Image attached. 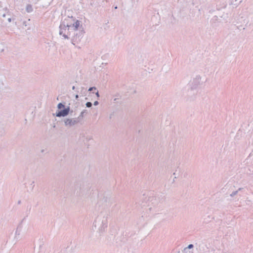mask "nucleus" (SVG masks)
Wrapping results in <instances>:
<instances>
[{"mask_svg": "<svg viewBox=\"0 0 253 253\" xmlns=\"http://www.w3.org/2000/svg\"><path fill=\"white\" fill-rule=\"evenodd\" d=\"M65 109L68 115H69V114H72V113L73 112V111L72 110H71L70 107L69 106H68L67 107L65 106Z\"/></svg>", "mask_w": 253, "mask_h": 253, "instance_id": "6ab92c4d", "label": "nucleus"}, {"mask_svg": "<svg viewBox=\"0 0 253 253\" xmlns=\"http://www.w3.org/2000/svg\"><path fill=\"white\" fill-rule=\"evenodd\" d=\"M86 107L90 108L92 106V104L91 102H87L85 104Z\"/></svg>", "mask_w": 253, "mask_h": 253, "instance_id": "5701e85b", "label": "nucleus"}, {"mask_svg": "<svg viewBox=\"0 0 253 253\" xmlns=\"http://www.w3.org/2000/svg\"><path fill=\"white\" fill-rule=\"evenodd\" d=\"M20 203H21V201H19L18 202V204H20Z\"/></svg>", "mask_w": 253, "mask_h": 253, "instance_id": "c9c22d12", "label": "nucleus"}, {"mask_svg": "<svg viewBox=\"0 0 253 253\" xmlns=\"http://www.w3.org/2000/svg\"><path fill=\"white\" fill-rule=\"evenodd\" d=\"M98 204L99 206L102 205L104 208H108L109 207L111 203L110 202V199L107 197H104L102 199H100L98 202Z\"/></svg>", "mask_w": 253, "mask_h": 253, "instance_id": "423d86ee", "label": "nucleus"}, {"mask_svg": "<svg viewBox=\"0 0 253 253\" xmlns=\"http://www.w3.org/2000/svg\"><path fill=\"white\" fill-rule=\"evenodd\" d=\"M109 216V212L108 211H102L94 221L93 226L95 228L97 226L98 227V232L100 234H102L107 227Z\"/></svg>", "mask_w": 253, "mask_h": 253, "instance_id": "f257e3e1", "label": "nucleus"}, {"mask_svg": "<svg viewBox=\"0 0 253 253\" xmlns=\"http://www.w3.org/2000/svg\"><path fill=\"white\" fill-rule=\"evenodd\" d=\"M2 21L6 23L7 22L10 23L12 20L14 21L15 20V18L13 17L9 11L6 13H3L2 15Z\"/></svg>", "mask_w": 253, "mask_h": 253, "instance_id": "0eeeda50", "label": "nucleus"}, {"mask_svg": "<svg viewBox=\"0 0 253 253\" xmlns=\"http://www.w3.org/2000/svg\"><path fill=\"white\" fill-rule=\"evenodd\" d=\"M80 93L83 95L85 96L87 93L86 89L84 87H82L81 89Z\"/></svg>", "mask_w": 253, "mask_h": 253, "instance_id": "a211bd4d", "label": "nucleus"}, {"mask_svg": "<svg viewBox=\"0 0 253 253\" xmlns=\"http://www.w3.org/2000/svg\"><path fill=\"white\" fill-rule=\"evenodd\" d=\"M26 10L27 12L30 13L33 11V8L31 4H28L26 7Z\"/></svg>", "mask_w": 253, "mask_h": 253, "instance_id": "dca6fc26", "label": "nucleus"}, {"mask_svg": "<svg viewBox=\"0 0 253 253\" xmlns=\"http://www.w3.org/2000/svg\"><path fill=\"white\" fill-rule=\"evenodd\" d=\"M83 33H69V36H71V42L73 44L80 42L83 37Z\"/></svg>", "mask_w": 253, "mask_h": 253, "instance_id": "20e7f679", "label": "nucleus"}, {"mask_svg": "<svg viewBox=\"0 0 253 253\" xmlns=\"http://www.w3.org/2000/svg\"><path fill=\"white\" fill-rule=\"evenodd\" d=\"M219 21V18H218V17L214 16L213 18L211 20V25L213 27H216L217 26H219L220 25L222 24L223 23H219L218 21Z\"/></svg>", "mask_w": 253, "mask_h": 253, "instance_id": "1a4fd4ad", "label": "nucleus"}, {"mask_svg": "<svg viewBox=\"0 0 253 253\" xmlns=\"http://www.w3.org/2000/svg\"><path fill=\"white\" fill-rule=\"evenodd\" d=\"M215 16L219 18V23H227L230 19L228 13H225L221 11H219Z\"/></svg>", "mask_w": 253, "mask_h": 253, "instance_id": "7ed1b4c3", "label": "nucleus"}, {"mask_svg": "<svg viewBox=\"0 0 253 253\" xmlns=\"http://www.w3.org/2000/svg\"><path fill=\"white\" fill-rule=\"evenodd\" d=\"M63 122L65 125L68 127H71L79 123V121L76 118L73 119L65 118Z\"/></svg>", "mask_w": 253, "mask_h": 253, "instance_id": "39448f33", "label": "nucleus"}, {"mask_svg": "<svg viewBox=\"0 0 253 253\" xmlns=\"http://www.w3.org/2000/svg\"><path fill=\"white\" fill-rule=\"evenodd\" d=\"M182 252L183 253H188L189 252H190L189 251H188V249L187 248H185Z\"/></svg>", "mask_w": 253, "mask_h": 253, "instance_id": "a878e982", "label": "nucleus"}, {"mask_svg": "<svg viewBox=\"0 0 253 253\" xmlns=\"http://www.w3.org/2000/svg\"><path fill=\"white\" fill-rule=\"evenodd\" d=\"M75 98H76V99L77 100H78V98H79V95H78V94L76 95V96H75Z\"/></svg>", "mask_w": 253, "mask_h": 253, "instance_id": "2f4dec72", "label": "nucleus"}, {"mask_svg": "<svg viewBox=\"0 0 253 253\" xmlns=\"http://www.w3.org/2000/svg\"><path fill=\"white\" fill-rule=\"evenodd\" d=\"M244 29H245V28H244V26L241 25H236L235 24V25H232L231 26V30L236 31V30H238L239 31H241V30H244Z\"/></svg>", "mask_w": 253, "mask_h": 253, "instance_id": "f8f14e48", "label": "nucleus"}, {"mask_svg": "<svg viewBox=\"0 0 253 253\" xmlns=\"http://www.w3.org/2000/svg\"><path fill=\"white\" fill-rule=\"evenodd\" d=\"M96 90H97L96 87L95 86H92L89 88V89H88V91H92Z\"/></svg>", "mask_w": 253, "mask_h": 253, "instance_id": "b1692460", "label": "nucleus"}, {"mask_svg": "<svg viewBox=\"0 0 253 253\" xmlns=\"http://www.w3.org/2000/svg\"><path fill=\"white\" fill-rule=\"evenodd\" d=\"M243 0H231V3L234 5L239 4Z\"/></svg>", "mask_w": 253, "mask_h": 253, "instance_id": "aec40b11", "label": "nucleus"}, {"mask_svg": "<svg viewBox=\"0 0 253 253\" xmlns=\"http://www.w3.org/2000/svg\"><path fill=\"white\" fill-rule=\"evenodd\" d=\"M172 17H173V16H171L170 17V19H171V18H172Z\"/></svg>", "mask_w": 253, "mask_h": 253, "instance_id": "4c0bfd02", "label": "nucleus"}, {"mask_svg": "<svg viewBox=\"0 0 253 253\" xmlns=\"http://www.w3.org/2000/svg\"><path fill=\"white\" fill-rule=\"evenodd\" d=\"M78 188L79 189L80 192L82 194H83L86 191L88 190V186L85 185L84 183H82V184H80V186H79V184H77L76 185L77 190H78Z\"/></svg>", "mask_w": 253, "mask_h": 253, "instance_id": "9b49d317", "label": "nucleus"}, {"mask_svg": "<svg viewBox=\"0 0 253 253\" xmlns=\"http://www.w3.org/2000/svg\"><path fill=\"white\" fill-rule=\"evenodd\" d=\"M95 93L96 96L97 97V98H98L100 97L99 91L97 90Z\"/></svg>", "mask_w": 253, "mask_h": 253, "instance_id": "cd10ccee", "label": "nucleus"}, {"mask_svg": "<svg viewBox=\"0 0 253 253\" xmlns=\"http://www.w3.org/2000/svg\"><path fill=\"white\" fill-rule=\"evenodd\" d=\"M98 104H99V102H98V101H94V102L93 105H94V106H97V105H98Z\"/></svg>", "mask_w": 253, "mask_h": 253, "instance_id": "c85d7f7f", "label": "nucleus"}, {"mask_svg": "<svg viewBox=\"0 0 253 253\" xmlns=\"http://www.w3.org/2000/svg\"><path fill=\"white\" fill-rule=\"evenodd\" d=\"M59 35H62L65 39H71V36H69V33H67V34H66L65 33H59Z\"/></svg>", "mask_w": 253, "mask_h": 253, "instance_id": "f3484780", "label": "nucleus"}, {"mask_svg": "<svg viewBox=\"0 0 253 253\" xmlns=\"http://www.w3.org/2000/svg\"><path fill=\"white\" fill-rule=\"evenodd\" d=\"M21 227V225H19L18 227H17V229L15 232V235H19L20 234V232L18 231V229L20 228Z\"/></svg>", "mask_w": 253, "mask_h": 253, "instance_id": "393cba45", "label": "nucleus"}, {"mask_svg": "<svg viewBox=\"0 0 253 253\" xmlns=\"http://www.w3.org/2000/svg\"><path fill=\"white\" fill-rule=\"evenodd\" d=\"M40 0H37V1H39Z\"/></svg>", "mask_w": 253, "mask_h": 253, "instance_id": "a19ab883", "label": "nucleus"}, {"mask_svg": "<svg viewBox=\"0 0 253 253\" xmlns=\"http://www.w3.org/2000/svg\"><path fill=\"white\" fill-rule=\"evenodd\" d=\"M72 29H71V30H74L76 31L79 30V28L80 27V26L82 27V25H81V21L78 20H76L75 18H74V21L73 22H72Z\"/></svg>", "mask_w": 253, "mask_h": 253, "instance_id": "9d476101", "label": "nucleus"}, {"mask_svg": "<svg viewBox=\"0 0 253 253\" xmlns=\"http://www.w3.org/2000/svg\"><path fill=\"white\" fill-rule=\"evenodd\" d=\"M44 149H42V150H41V153H43V152H44Z\"/></svg>", "mask_w": 253, "mask_h": 253, "instance_id": "473e14b6", "label": "nucleus"}, {"mask_svg": "<svg viewBox=\"0 0 253 253\" xmlns=\"http://www.w3.org/2000/svg\"><path fill=\"white\" fill-rule=\"evenodd\" d=\"M201 80V77L200 76H196V77L193 79L191 84V90L195 89L200 84Z\"/></svg>", "mask_w": 253, "mask_h": 253, "instance_id": "6e6552de", "label": "nucleus"}, {"mask_svg": "<svg viewBox=\"0 0 253 253\" xmlns=\"http://www.w3.org/2000/svg\"><path fill=\"white\" fill-rule=\"evenodd\" d=\"M177 253H180V251H178V252H177Z\"/></svg>", "mask_w": 253, "mask_h": 253, "instance_id": "ea45409f", "label": "nucleus"}, {"mask_svg": "<svg viewBox=\"0 0 253 253\" xmlns=\"http://www.w3.org/2000/svg\"><path fill=\"white\" fill-rule=\"evenodd\" d=\"M74 18L73 16H71V17H68V18H66L64 20H66L68 23V30H71V29H72V24L73 22V21H74Z\"/></svg>", "mask_w": 253, "mask_h": 253, "instance_id": "ddd939ff", "label": "nucleus"}, {"mask_svg": "<svg viewBox=\"0 0 253 253\" xmlns=\"http://www.w3.org/2000/svg\"><path fill=\"white\" fill-rule=\"evenodd\" d=\"M176 177L175 176L174 179H173V182H174L175 181V179H176Z\"/></svg>", "mask_w": 253, "mask_h": 253, "instance_id": "f704fd0d", "label": "nucleus"}, {"mask_svg": "<svg viewBox=\"0 0 253 253\" xmlns=\"http://www.w3.org/2000/svg\"><path fill=\"white\" fill-rule=\"evenodd\" d=\"M173 175H175V172H174V173H173Z\"/></svg>", "mask_w": 253, "mask_h": 253, "instance_id": "58836bf2", "label": "nucleus"}, {"mask_svg": "<svg viewBox=\"0 0 253 253\" xmlns=\"http://www.w3.org/2000/svg\"><path fill=\"white\" fill-rule=\"evenodd\" d=\"M158 17H159V16L158 15V14H157V15H153L152 17H151V21L152 22H153V21L155 19H157ZM153 23H154V22H153Z\"/></svg>", "mask_w": 253, "mask_h": 253, "instance_id": "4be33fe9", "label": "nucleus"}, {"mask_svg": "<svg viewBox=\"0 0 253 253\" xmlns=\"http://www.w3.org/2000/svg\"><path fill=\"white\" fill-rule=\"evenodd\" d=\"M75 89V86H73L72 87V89H73V90H74Z\"/></svg>", "mask_w": 253, "mask_h": 253, "instance_id": "72a5a7b5", "label": "nucleus"}, {"mask_svg": "<svg viewBox=\"0 0 253 253\" xmlns=\"http://www.w3.org/2000/svg\"><path fill=\"white\" fill-rule=\"evenodd\" d=\"M87 114V111L86 110H84L80 114V116L78 118H76L79 122L82 119L84 115Z\"/></svg>", "mask_w": 253, "mask_h": 253, "instance_id": "2eb2a0df", "label": "nucleus"}, {"mask_svg": "<svg viewBox=\"0 0 253 253\" xmlns=\"http://www.w3.org/2000/svg\"><path fill=\"white\" fill-rule=\"evenodd\" d=\"M243 188H240L238 189V190H236V191H233L231 194H230V196L232 197H233L234 196H235L237 194L238 191L241 190Z\"/></svg>", "mask_w": 253, "mask_h": 253, "instance_id": "412c9836", "label": "nucleus"}, {"mask_svg": "<svg viewBox=\"0 0 253 253\" xmlns=\"http://www.w3.org/2000/svg\"><path fill=\"white\" fill-rule=\"evenodd\" d=\"M68 23L66 20H64L60 25L61 30H66V28H68Z\"/></svg>", "mask_w": 253, "mask_h": 253, "instance_id": "4468645a", "label": "nucleus"}, {"mask_svg": "<svg viewBox=\"0 0 253 253\" xmlns=\"http://www.w3.org/2000/svg\"><path fill=\"white\" fill-rule=\"evenodd\" d=\"M115 9H117V6H115Z\"/></svg>", "mask_w": 253, "mask_h": 253, "instance_id": "e433bc0d", "label": "nucleus"}, {"mask_svg": "<svg viewBox=\"0 0 253 253\" xmlns=\"http://www.w3.org/2000/svg\"><path fill=\"white\" fill-rule=\"evenodd\" d=\"M31 185L32 186V188H33L35 186L34 181H33Z\"/></svg>", "mask_w": 253, "mask_h": 253, "instance_id": "c756f323", "label": "nucleus"}, {"mask_svg": "<svg viewBox=\"0 0 253 253\" xmlns=\"http://www.w3.org/2000/svg\"><path fill=\"white\" fill-rule=\"evenodd\" d=\"M27 22L26 21H24L23 22V25H25V26H27Z\"/></svg>", "mask_w": 253, "mask_h": 253, "instance_id": "7c9ffc66", "label": "nucleus"}, {"mask_svg": "<svg viewBox=\"0 0 253 253\" xmlns=\"http://www.w3.org/2000/svg\"><path fill=\"white\" fill-rule=\"evenodd\" d=\"M57 110L55 115L57 117H64L68 116L65 109V102H60L57 105Z\"/></svg>", "mask_w": 253, "mask_h": 253, "instance_id": "f03ea898", "label": "nucleus"}, {"mask_svg": "<svg viewBox=\"0 0 253 253\" xmlns=\"http://www.w3.org/2000/svg\"><path fill=\"white\" fill-rule=\"evenodd\" d=\"M194 245L193 244H189L187 247H186L188 250L193 248Z\"/></svg>", "mask_w": 253, "mask_h": 253, "instance_id": "bb28decb", "label": "nucleus"}]
</instances>
